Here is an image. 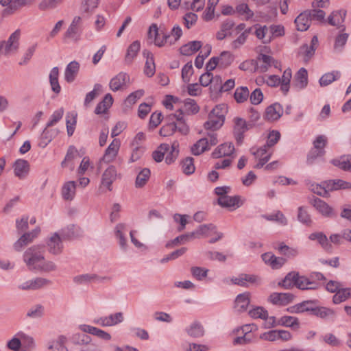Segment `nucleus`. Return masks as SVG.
Masks as SVG:
<instances>
[{
	"instance_id": "obj_21",
	"label": "nucleus",
	"mask_w": 351,
	"mask_h": 351,
	"mask_svg": "<svg viewBox=\"0 0 351 351\" xmlns=\"http://www.w3.org/2000/svg\"><path fill=\"white\" fill-rule=\"evenodd\" d=\"M129 80L130 77L127 73L121 72L110 80V88L112 91H117L125 86Z\"/></svg>"
},
{
	"instance_id": "obj_51",
	"label": "nucleus",
	"mask_w": 351,
	"mask_h": 351,
	"mask_svg": "<svg viewBox=\"0 0 351 351\" xmlns=\"http://www.w3.org/2000/svg\"><path fill=\"white\" fill-rule=\"evenodd\" d=\"M19 332L16 333L7 343L6 347L11 351H20L22 346V337H19Z\"/></svg>"
},
{
	"instance_id": "obj_14",
	"label": "nucleus",
	"mask_w": 351,
	"mask_h": 351,
	"mask_svg": "<svg viewBox=\"0 0 351 351\" xmlns=\"http://www.w3.org/2000/svg\"><path fill=\"white\" fill-rule=\"evenodd\" d=\"M121 178V175L117 172V168L114 165H110L102 174L101 184L106 186L109 191H112V183Z\"/></svg>"
},
{
	"instance_id": "obj_45",
	"label": "nucleus",
	"mask_w": 351,
	"mask_h": 351,
	"mask_svg": "<svg viewBox=\"0 0 351 351\" xmlns=\"http://www.w3.org/2000/svg\"><path fill=\"white\" fill-rule=\"evenodd\" d=\"M348 298H351V287L340 288L333 295L332 301L335 304H339Z\"/></svg>"
},
{
	"instance_id": "obj_11",
	"label": "nucleus",
	"mask_w": 351,
	"mask_h": 351,
	"mask_svg": "<svg viewBox=\"0 0 351 351\" xmlns=\"http://www.w3.org/2000/svg\"><path fill=\"white\" fill-rule=\"evenodd\" d=\"M233 122L234 136L236 141L241 143L243 141L244 133L253 128V123H247L245 119L240 117L234 118Z\"/></svg>"
},
{
	"instance_id": "obj_22",
	"label": "nucleus",
	"mask_w": 351,
	"mask_h": 351,
	"mask_svg": "<svg viewBox=\"0 0 351 351\" xmlns=\"http://www.w3.org/2000/svg\"><path fill=\"white\" fill-rule=\"evenodd\" d=\"M80 328L83 332L95 335L105 341H110L112 338L110 334L108 332L90 325L83 324L81 325Z\"/></svg>"
},
{
	"instance_id": "obj_3",
	"label": "nucleus",
	"mask_w": 351,
	"mask_h": 351,
	"mask_svg": "<svg viewBox=\"0 0 351 351\" xmlns=\"http://www.w3.org/2000/svg\"><path fill=\"white\" fill-rule=\"evenodd\" d=\"M226 107L224 104L216 106L208 114V120L204 123L206 130L214 132L219 130L224 123Z\"/></svg>"
},
{
	"instance_id": "obj_60",
	"label": "nucleus",
	"mask_w": 351,
	"mask_h": 351,
	"mask_svg": "<svg viewBox=\"0 0 351 351\" xmlns=\"http://www.w3.org/2000/svg\"><path fill=\"white\" fill-rule=\"evenodd\" d=\"M348 38V34L346 33H342L339 34L335 38L334 44V50L336 52H341L343 47L345 46Z\"/></svg>"
},
{
	"instance_id": "obj_64",
	"label": "nucleus",
	"mask_w": 351,
	"mask_h": 351,
	"mask_svg": "<svg viewBox=\"0 0 351 351\" xmlns=\"http://www.w3.org/2000/svg\"><path fill=\"white\" fill-rule=\"evenodd\" d=\"M249 315L254 319H262L267 317V311L261 306H256L249 311Z\"/></svg>"
},
{
	"instance_id": "obj_2",
	"label": "nucleus",
	"mask_w": 351,
	"mask_h": 351,
	"mask_svg": "<svg viewBox=\"0 0 351 351\" xmlns=\"http://www.w3.org/2000/svg\"><path fill=\"white\" fill-rule=\"evenodd\" d=\"M45 249L44 245H34L24 252L23 261L29 271L36 270L44 261Z\"/></svg>"
},
{
	"instance_id": "obj_19",
	"label": "nucleus",
	"mask_w": 351,
	"mask_h": 351,
	"mask_svg": "<svg viewBox=\"0 0 351 351\" xmlns=\"http://www.w3.org/2000/svg\"><path fill=\"white\" fill-rule=\"evenodd\" d=\"M13 169L14 176L21 180H23L29 173V164L25 160L18 159L15 161L13 165Z\"/></svg>"
},
{
	"instance_id": "obj_32",
	"label": "nucleus",
	"mask_w": 351,
	"mask_h": 351,
	"mask_svg": "<svg viewBox=\"0 0 351 351\" xmlns=\"http://www.w3.org/2000/svg\"><path fill=\"white\" fill-rule=\"evenodd\" d=\"M324 184L326 185V188H328V191L351 189V183L340 179L326 181L324 182Z\"/></svg>"
},
{
	"instance_id": "obj_57",
	"label": "nucleus",
	"mask_w": 351,
	"mask_h": 351,
	"mask_svg": "<svg viewBox=\"0 0 351 351\" xmlns=\"http://www.w3.org/2000/svg\"><path fill=\"white\" fill-rule=\"evenodd\" d=\"M297 277V272L292 271L289 273L284 280L279 283V285L282 286V287L285 289H290L293 286H295L296 284V278Z\"/></svg>"
},
{
	"instance_id": "obj_1",
	"label": "nucleus",
	"mask_w": 351,
	"mask_h": 351,
	"mask_svg": "<svg viewBox=\"0 0 351 351\" xmlns=\"http://www.w3.org/2000/svg\"><path fill=\"white\" fill-rule=\"evenodd\" d=\"M230 191L231 187L229 186H217L215 189V193L219 196L218 204L233 211L243 206L245 199L240 195L229 196Z\"/></svg>"
},
{
	"instance_id": "obj_50",
	"label": "nucleus",
	"mask_w": 351,
	"mask_h": 351,
	"mask_svg": "<svg viewBox=\"0 0 351 351\" xmlns=\"http://www.w3.org/2000/svg\"><path fill=\"white\" fill-rule=\"evenodd\" d=\"M292 77L291 70L287 69L280 78V89L282 92L286 95L289 90V84Z\"/></svg>"
},
{
	"instance_id": "obj_46",
	"label": "nucleus",
	"mask_w": 351,
	"mask_h": 351,
	"mask_svg": "<svg viewBox=\"0 0 351 351\" xmlns=\"http://www.w3.org/2000/svg\"><path fill=\"white\" fill-rule=\"evenodd\" d=\"M150 170L147 168L143 169L137 175L135 181V186L136 188H141L144 186L150 178Z\"/></svg>"
},
{
	"instance_id": "obj_40",
	"label": "nucleus",
	"mask_w": 351,
	"mask_h": 351,
	"mask_svg": "<svg viewBox=\"0 0 351 351\" xmlns=\"http://www.w3.org/2000/svg\"><path fill=\"white\" fill-rule=\"evenodd\" d=\"M47 128L46 127L44 129L39 143V146L43 148L45 147L58 133L57 130H48Z\"/></svg>"
},
{
	"instance_id": "obj_54",
	"label": "nucleus",
	"mask_w": 351,
	"mask_h": 351,
	"mask_svg": "<svg viewBox=\"0 0 351 351\" xmlns=\"http://www.w3.org/2000/svg\"><path fill=\"white\" fill-rule=\"evenodd\" d=\"M99 279V278L95 274H85L75 276L73 282L77 285H85Z\"/></svg>"
},
{
	"instance_id": "obj_41",
	"label": "nucleus",
	"mask_w": 351,
	"mask_h": 351,
	"mask_svg": "<svg viewBox=\"0 0 351 351\" xmlns=\"http://www.w3.org/2000/svg\"><path fill=\"white\" fill-rule=\"evenodd\" d=\"M340 77L341 73L338 71L326 73L320 77L319 80V85L321 86H326L334 81L339 80Z\"/></svg>"
},
{
	"instance_id": "obj_28",
	"label": "nucleus",
	"mask_w": 351,
	"mask_h": 351,
	"mask_svg": "<svg viewBox=\"0 0 351 351\" xmlns=\"http://www.w3.org/2000/svg\"><path fill=\"white\" fill-rule=\"evenodd\" d=\"M189 336L193 338H201L204 335V328L199 322L191 323L185 329Z\"/></svg>"
},
{
	"instance_id": "obj_33",
	"label": "nucleus",
	"mask_w": 351,
	"mask_h": 351,
	"mask_svg": "<svg viewBox=\"0 0 351 351\" xmlns=\"http://www.w3.org/2000/svg\"><path fill=\"white\" fill-rule=\"evenodd\" d=\"M311 18L307 11L301 13L295 19V23L298 31H306L311 25Z\"/></svg>"
},
{
	"instance_id": "obj_16",
	"label": "nucleus",
	"mask_w": 351,
	"mask_h": 351,
	"mask_svg": "<svg viewBox=\"0 0 351 351\" xmlns=\"http://www.w3.org/2000/svg\"><path fill=\"white\" fill-rule=\"evenodd\" d=\"M120 145L121 143L119 139H114L106 149L100 162L110 163L113 162L118 154Z\"/></svg>"
},
{
	"instance_id": "obj_56",
	"label": "nucleus",
	"mask_w": 351,
	"mask_h": 351,
	"mask_svg": "<svg viewBox=\"0 0 351 351\" xmlns=\"http://www.w3.org/2000/svg\"><path fill=\"white\" fill-rule=\"evenodd\" d=\"M169 149V145L168 144H161L152 154L154 160L157 162H161L164 158L165 154Z\"/></svg>"
},
{
	"instance_id": "obj_29",
	"label": "nucleus",
	"mask_w": 351,
	"mask_h": 351,
	"mask_svg": "<svg viewBox=\"0 0 351 351\" xmlns=\"http://www.w3.org/2000/svg\"><path fill=\"white\" fill-rule=\"evenodd\" d=\"M143 56L146 58L144 73L147 77H151L154 75L156 71L154 56L148 51H144Z\"/></svg>"
},
{
	"instance_id": "obj_47",
	"label": "nucleus",
	"mask_w": 351,
	"mask_h": 351,
	"mask_svg": "<svg viewBox=\"0 0 351 351\" xmlns=\"http://www.w3.org/2000/svg\"><path fill=\"white\" fill-rule=\"evenodd\" d=\"M235 11L246 21L252 19L254 16V12L250 10L247 3H243L237 5Z\"/></svg>"
},
{
	"instance_id": "obj_15",
	"label": "nucleus",
	"mask_w": 351,
	"mask_h": 351,
	"mask_svg": "<svg viewBox=\"0 0 351 351\" xmlns=\"http://www.w3.org/2000/svg\"><path fill=\"white\" fill-rule=\"evenodd\" d=\"M319 41L317 36H314L311 41L310 45L304 44L300 47L298 54L304 61L308 62L314 55L318 47Z\"/></svg>"
},
{
	"instance_id": "obj_44",
	"label": "nucleus",
	"mask_w": 351,
	"mask_h": 351,
	"mask_svg": "<svg viewBox=\"0 0 351 351\" xmlns=\"http://www.w3.org/2000/svg\"><path fill=\"white\" fill-rule=\"evenodd\" d=\"M77 123V113L75 112H69L66 116V125L67 134L71 136L73 134Z\"/></svg>"
},
{
	"instance_id": "obj_4",
	"label": "nucleus",
	"mask_w": 351,
	"mask_h": 351,
	"mask_svg": "<svg viewBox=\"0 0 351 351\" xmlns=\"http://www.w3.org/2000/svg\"><path fill=\"white\" fill-rule=\"evenodd\" d=\"M52 284V282L45 278L36 277L32 278H21L16 284V289L22 291H36Z\"/></svg>"
},
{
	"instance_id": "obj_49",
	"label": "nucleus",
	"mask_w": 351,
	"mask_h": 351,
	"mask_svg": "<svg viewBox=\"0 0 351 351\" xmlns=\"http://www.w3.org/2000/svg\"><path fill=\"white\" fill-rule=\"evenodd\" d=\"M254 27L256 28L255 35L258 39L261 40L263 43H269L271 42V36H267L268 28L266 25L261 26L256 25Z\"/></svg>"
},
{
	"instance_id": "obj_18",
	"label": "nucleus",
	"mask_w": 351,
	"mask_h": 351,
	"mask_svg": "<svg viewBox=\"0 0 351 351\" xmlns=\"http://www.w3.org/2000/svg\"><path fill=\"white\" fill-rule=\"evenodd\" d=\"M283 114V108L279 104L270 105L265 109L264 119L270 122L279 119Z\"/></svg>"
},
{
	"instance_id": "obj_61",
	"label": "nucleus",
	"mask_w": 351,
	"mask_h": 351,
	"mask_svg": "<svg viewBox=\"0 0 351 351\" xmlns=\"http://www.w3.org/2000/svg\"><path fill=\"white\" fill-rule=\"evenodd\" d=\"M279 324L286 327L298 328L299 322L297 317L293 316H283L280 318L278 322Z\"/></svg>"
},
{
	"instance_id": "obj_5",
	"label": "nucleus",
	"mask_w": 351,
	"mask_h": 351,
	"mask_svg": "<svg viewBox=\"0 0 351 351\" xmlns=\"http://www.w3.org/2000/svg\"><path fill=\"white\" fill-rule=\"evenodd\" d=\"M148 38L158 47L169 45V36H167V29L164 25H158L153 23L148 31Z\"/></svg>"
},
{
	"instance_id": "obj_37",
	"label": "nucleus",
	"mask_w": 351,
	"mask_h": 351,
	"mask_svg": "<svg viewBox=\"0 0 351 351\" xmlns=\"http://www.w3.org/2000/svg\"><path fill=\"white\" fill-rule=\"evenodd\" d=\"M313 314L322 319L333 320L336 317L335 311L326 307H316L313 309Z\"/></svg>"
},
{
	"instance_id": "obj_17",
	"label": "nucleus",
	"mask_w": 351,
	"mask_h": 351,
	"mask_svg": "<svg viewBox=\"0 0 351 351\" xmlns=\"http://www.w3.org/2000/svg\"><path fill=\"white\" fill-rule=\"evenodd\" d=\"M311 204L324 217L332 218L336 216L332 208L319 198H314Z\"/></svg>"
},
{
	"instance_id": "obj_10",
	"label": "nucleus",
	"mask_w": 351,
	"mask_h": 351,
	"mask_svg": "<svg viewBox=\"0 0 351 351\" xmlns=\"http://www.w3.org/2000/svg\"><path fill=\"white\" fill-rule=\"evenodd\" d=\"M124 320L123 313L117 312L115 313L110 314L108 316H103L93 319V322L95 324L99 325L101 327H111L116 326Z\"/></svg>"
},
{
	"instance_id": "obj_63",
	"label": "nucleus",
	"mask_w": 351,
	"mask_h": 351,
	"mask_svg": "<svg viewBox=\"0 0 351 351\" xmlns=\"http://www.w3.org/2000/svg\"><path fill=\"white\" fill-rule=\"evenodd\" d=\"M182 347L184 351H208L209 350L208 346L195 343H186Z\"/></svg>"
},
{
	"instance_id": "obj_39",
	"label": "nucleus",
	"mask_w": 351,
	"mask_h": 351,
	"mask_svg": "<svg viewBox=\"0 0 351 351\" xmlns=\"http://www.w3.org/2000/svg\"><path fill=\"white\" fill-rule=\"evenodd\" d=\"M112 102L113 99L112 95L109 93L106 94L103 100L97 105L95 110V112L97 114L105 113L108 110V109L112 106Z\"/></svg>"
},
{
	"instance_id": "obj_26",
	"label": "nucleus",
	"mask_w": 351,
	"mask_h": 351,
	"mask_svg": "<svg viewBox=\"0 0 351 351\" xmlns=\"http://www.w3.org/2000/svg\"><path fill=\"white\" fill-rule=\"evenodd\" d=\"M76 182L69 181L64 184L62 188V196L66 201H71L75 196Z\"/></svg>"
},
{
	"instance_id": "obj_55",
	"label": "nucleus",
	"mask_w": 351,
	"mask_h": 351,
	"mask_svg": "<svg viewBox=\"0 0 351 351\" xmlns=\"http://www.w3.org/2000/svg\"><path fill=\"white\" fill-rule=\"evenodd\" d=\"M184 109L189 114H197L199 110V107L193 99L188 98L184 101Z\"/></svg>"
},
{
	"instance_id": "obj_35",
	"label": "nucleus",
	"mask_w": 351,
	"mask_h": 351,
	"mask_svg": "<svg viewBox=\"0 0 351 351\" xmlns=\"http://www.w3.org/2000/svg\"><path fill=\"white\" fill-rule=\"evenodd\" d=\"M59 69L57 66L52 68L50 71L49 78L51 90L56 94L60 93L61 87L58 82Z\"/></svg>"
},
{
	"instance_id": "obj_48",
	"label": "nucleus",
	"mask_w": 351,
	"mask_h": 351,
	"mask_svg": "<svg viewBox=\"0 0 351 351\" xmlns=\"http://www.w3.org/2000/svg\"><path fill=\"white\" fill-rule=\"evenodd\" d=\"M182 35V28L179 25H175L169 33L167 32V36H169V45H174L181 38Z\"/></svg>"
},
{
	"instance_id": "obj_42",
	"label": "nucleus",
	"mask_w": 351,
	"mask_h": 351,
	"mask_svg": "<svg viewBox=\"0 0 351 351\" xmlns=\"http://www.w3.org/2000/svg\"><path fill=\"white\" fill-rule=\"evenodd\" d=\"M193 234H192V232L184 234H181V235L176 237L172 241H169L166 244V247L169 248V247H172L174 246H177L180 244L186 243L192 241L193 239H194Z\"/></svg>"
},
{
	"instance_id": "obj_38",
	"label": "nucleus",
	"mask_w": 351,
	"mask_h": 351,
	"mask_svg": "<svg viewBox=\"0 0 351 351\" xmlns=\"http://www.w3.org/2000/svg\"><path fill=\"white\" fill-rule=\"evenodd\" d=\"M141 45L138 40L133 42L128 47L125 57V62L127 64H130L138 54L140 50Z\"/></svg>"
},
{
	"instance_id": "obj_24",
	"label": "nucleus",
	"mask_w": 351,
	"mask_h": 351,
	"mask_svg": "<svg viewBox=\"0 0 351 351\" xmlns=\"http://www.w3.org/2000/svg\"><path fill=\"white\" fill-rule=\"evenodd\" d=\"M125 230L126 225L123 223H119L117 224L114 230L115 237L118 240L120 248L125 252L128 249L127 239L124 234V232Z\"/></svg>"
},
{
	"instance_id": "obj_8",
	"label": "nucleus",
	"mask_w": 351,
	"mask_h": 351,
	"mask_svg": "<svg viewBox=\"0 0 351 351\" xmlns=\"http://www.w3.org/2000/svg\"><path fill=\"white\" fill-rule=\"evenodd\" d=\"M82 19L79 16H75L64 33V38L77 42L82 32Z\"/></svg>"
},
{
	"instance_id": "obj_25",
	"label": "nucleus",
	"mask_w": 351,
	"mask_h": 351,
	"mask_svg": "<svg viewBox=\"0 0 351 351\" xmlns=\"http://www.w3.org/2000/svg\"><path fill=\"white\" fill-rule=\"evenodd\" d=\"M250 294L248 292H245L238 295L234 301V308L238 312H243L246 311L250 302Z\"/></svg>"
},
{
	"instance_id": "obj_34",
	"label": "nucleus",
	"mask_w": 351,
	"mask_h": 351,
	"mask_svg": "<svg viewBox=\"0 0 351 351\" xmlns=\"http://www.w3.org/2000/svg\"><path fill=\"white\" fill-rule=\"evenodd\" d=\"M215 226L213 223L204 224L199 226L195 231L192 232L193 238H200L201 237H210L212 236L213 230H215Z\"/></svg>"
},
{
	"instance_id": "obj_6",
	"label": "nucleus",
	"mask_w": 351,
	"mask_h": 351,
	"mask_svg": "<svg viewBox=\"0 0 351 351\" xmlns=\"http://www.w3.org/2000/svg\"><path fill=\"white\" fill-rule=\"evenodd\" d=\"M21 36V31L16 29L13 32L7 40L0 43V55L5 56H10L15 54L19 48V39Z\"/></svg>"
},
{
	"instance_id": "obj_31",
	"label": "nucleus",
	"mask_w": 351,
	"mask_h": 351,
	"mask_svg": "<svg viewBox=\"0 0 351 351\" xmlns=\"http://www.w3.org/2000/svg\"><path fill=\"white\" fill-rule=\"evenodd\" d=\"M294 86L298 89L304 88L308 84V73L306 69L301 68L294 77Z\"/></svg>"
},
{
	"instance_id": "obj_13",
	"label": "nucleus",
	"mask_w": 351,
	"mask_h": 351,
	"mask_svg": "<svg viewBox=\"0 0 351 351\" xmlns=\"http://www.w3.org/2000/svg\"><path fill=\"white\" fill-rule=\"evenodd\" d=\"M40 232L39 228H36L31 232L23 233L19 239L13 244V248L16 252H21L23 249L32 243L33 241L38 236Z\"/></svg>"
},
{
	"instance_id": "obj_58",
	"label": "nucleus",
	"mask_w": 351,
	"mask_h": 351,
	"mask_svg": "<svg viewBox=\"0 0 351 351\" xmlns=\"http://www.w3.org/2000/svg\"><path fill=\"white\" fill-rule=\"evenodd\" d=\"M57 268L58 267L53 261L45 260V257L44 256L43 262L40 263L36 271L49 273L56 271Z\"/></svg>"
},
{
	"instance_id": "obj_36",
	"label": "nucleus",
	"mask_w": 351,
	"mask_h": 351,
	"mask_svg": "<svg viewBox=\"0 0 351 351\" xmlns=\"http://www.w3.org/2000/svg\"><path fill=\"white\" fill-rule=\"evenodd\" d=\"M202 43L200 41H191L187 44L184 45L180 48V53L184 56H191L195 53L202 47Z\"/></svg>"
},
{
	"instance_id": "obj_59",
	"label": "nucleus",
	"mask_w": 351,
	"mask_h": 351,
	"mask_svg": "<svg viewBox=\"0 0 351 351\" xmlns=\"http://www.w3.org/2000/svg\"><path fill=\"white\" fill-rule=\"evenodd\" d=\"M250 92L246 86H241L236 89L234 98L238 103H242L247 99Z\"/></svg>"
},
{
	"instance_id": "obj_30",
	"label": "nucleus",
	"mask_w": 351,
	"mask_h": 351,
	"mask_svg": "<svg viewBox=\"0 0 351 351\" xmlns=\"http://www.w3.org/2000/svg\"><path fill=\"white\" fill-rule=\"evenodd\" d=\"M296 278L295 286L300 289H316L317 288V282L311 280L304 276H300L298 273H297Z\"/></svg>"
},
{
	"instance_id": "obj_12",
	"label": "nucleus",
	"mask_w": 351,
	"mask_h": 351,
	"mask_svg": "<svg viewBox=\"0 0 351 351\" xmlns=\"http://www.w3.org/2000/svg\"><path fill=\"white\" fill-rule=\"evenodd\" d=\"M47 251L54 256L60 254L64 248L62 239L58 232L51 234L46 240Z\"/></svg>"
},
{
	"instance_id": "obj_62",
	"label": "nucleus",
	"mask_w": 351,
	"mask_h": 351,
	"mask_svg": "<svg viewBox=\"0 0 351 351\" xmlns=\"http://www.w3.org/2000/svg\"><path fill=\"white\" fill-rule=\"evenodd\" d=\"M64 110L63 108H60L55 110L50 117L49 121L46 125L47 128H50L55 125L60 120L62 119L64 115Z\"/></svg>"
},
{
	"instance_id": "obj_20",
	"label": "nucleus",
	"mask_w": 351,
	"mask_h": 351,
	"mask_svg": "<svg viewBox=\"0 0 351 351\" xmlns=\"http://www.w3.org/2000/svg\"><path fill=\"white\" fill-rule=\"evenodd\" d=\"M293 299V295L289 293H273L268 300L275 305L285 306L290 303Z\"/></svg>"
},
{
	"instance_id": "obj_7",
	"label": "nucleus",
	"mask_w": 351,
	"mask_h": 351,
	"mask_svg": "<svg viewBox=\"0 0 351 351\" xmlns=\"http://www.w3.org/2000/svg\"><path fill=\"white\" fill-rule=\"evenodd\" d=\"M217 143V134L215 132H208L206 136L200 138L193 145L191 152L193 154L198 156L209 149L210 147L215 145Z\"/></svg>"
},
{
	"instance_id": "obj_27",
	"label": "nucleus",
	"mask_w": 351,
	"mask_h": 351,
	"mask_svg": "<svg viewBox=\"0 0 351 351\" xmlns=\"http://www.w3.org/2000/svg\"><path fill=\"white\" fill-rule=\"evenodd\" d=\"M80 69V64L76 61L71 62L66 67L64 71V79L68 83L73 82Z\"/></svg>"
},
{
	"instance_id": "obj_9",
	"label": "nucleus",
	"mask_w": 351,
	"mask_h": 351,
	"mask_svg": "<svg viewBox=\"0 0 351 351\" xmlns=\"http://www.w3.org/2000/svg\"><path fill=\"white\" fill-rule=\"evenodd\" d=\"M259 280L258 276L254 275L241 274L237 277L226 278L223 282L226 285H237L241 287H247L249 285L257 283Z\"/></svg>"
},
{
	"instance_id": "obj_52",
	"label": "nucleus",
	"mask_w": 351,
	"mask_h": 351,
	"mask_svg": "<svg viewBox=\"0 0 351 351\" xmlns=\"http://www.w3.org/2000/svg\"><path fill=\"white\" fill-rule=\"evenodd\" d=\"M308 238H309V239L313 240V241L317 240L319 243L325 250H329L331 247L326 236L322 232L312 233L309 235Z\"/></svg>"
},
{
	"instance_id": "obj_53",
	"label": "nucleus",
	"mask_w": 351,
	"mask_h": 351,
	"mask_svg": "<svg viewBox=\"0 0 351 351\" xmlns=\"http://www.w3.org/2000/svg\"><path fill=\"white\" fill-rule=\"evenodd\" d=\"M145 94V91L143 89L137 90L130 93L125 100V105L127 107H131L135 104L138 99H140Z\"/></svg>"
},
{
	"instance_id": "obj_23",
	"label": "nucleus",
	"mask_w": 351,
	"mask_h": 351,
	"mask_svg": "<svg viewBox=\"0 0 351 351\" xmlns=\"http://www.w3.org/2000/svg\"><path fill=\"white\" fill-rule=\"evenodd\" d=\"M234 152V146L232 143H225L219 145L212 153L215 158L230 156Z\"/></svg>"
},
{
	"instance_id": "obj_43",
	"label": "nucleus",
	"mask_w": 351,
	"mask_h": 351,
	"mask_svg": "<svg viewBox=\"0 0 351 351\" xmlns=\"http://www.w3.org/2000/svg\"><path fill=\"white\" fill-rule=\"evenodd\" d=\"M346 14V12L343 10L332 12L328 19L329 24L333 26L341 25L344 21Z\"/></svg>"
}]
</instances>
